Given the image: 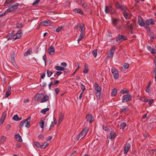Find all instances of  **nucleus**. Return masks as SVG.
<instances>
[{
    "mask_svg": "<svg viewBox=\"0 0 156 156\" xmlns=\"http://www.w3.org/2000/svg\"><path fill=\"white\" fill-rule=\"evenodd\" d=\"M112 73L113 76L114 78L115 79H117L119 78V71L118 69L114 68H112Z\"/></svg>",
    "mask_w": 156,
    "mask_h": 156,
    "instance_id": "obj_1",
    "label": "nucleus"
},
{
    "mask_svg": "<svg viewBox=\"0 0 156 156\" xmlns=\"http://www.w3.org/2000/svg\"><path fill=\"white\" fill-rule=\"evenodd\" d=\"M127 39V37L126 36L119 34L116 37V41L117 42H122Z\"/></svg>",
    "mask_w": 156,
    "mask_h": 156,
    "instance_id": "obj_2",
    "label": "nucleus"
},
{
    "mask_svg": "<svg viewBox=\"0 0 156 156\" xmlns=\"http://www.w3.org/2000/svg\"><path fill=\"white\" fill-rule=\"evenodd\" d=\"M132 97L130 94H127L123 96L122 98V102H125L129 101L131 100Z\"/></svg>",
    "mask_w": 156,
    "mask_h": 156,
    "instance_id": "obj_3",
    "label": "nucleus"
},
{
    "mask_svg": "<svg viewBox=\"0 0 156 156\" xmlns=\"http://www.w3.org/2000/svg\"><path fill=\"white\" fill-rule=\"evenodd\" d=\"M19 5V3H17L15 5L12 6H11L9 7V8L7 9V12H10L13 10H15L17 9L18 6Z\"/></svg>",
    "mask_w": 156,
    "mask_h": 156,
    "instance_id": "obj_4",
    "label": "nucleus"
},
{
    "mask_svg": "<svg viewBox=\"0 0 156 156\" xmlns=\"http://www.w3.org/2000/svg\"><path fill=\"white\" fill-rule=\"evenodd\" d=\"M86 119L87 121L90 123H92L94 120V117L93 115L91 114L87 115Z\"/></svg>",
    "mask_w": 156,
    "mask_h": 156,
    "instance_id": "obj_5",
    "label": "nucleus"
},
{
    "mask_svg": "<svg viewBox=\"0 0 156 156\" xmlns=\"http://www.w3.org/2000/svg\"><path fill=\"white\" fill-rule=\"evenodd\" d=\"M138 23L141 27H144L145 26V23L142 18L140 16H138Z\"/></svg>",
    "mask_w": 156,
    "mask_h": 156,
    "instance_id": "obj_6",
    "label": "nucleus"
},
{
    "mask_svg": "<svg viewBox=\"0 0 156 156\" xmlns=\"http://www.w3.org/2000/svg\"><path fill=\"white\" fill-rule=\"evenodd\" d=\"M64 113L62 112L60 113L59 116V119L58 122V125L60 124L64 118Z\"/></svg>",
    "mask_w": 156,
    "mask_h": 156,
    "instance_id": "obj_7",
    "label": "nucleus"
},
{
    "mask_svg": "<svg viewBox=\"0 0 156 156\" xmlns=\"http://www.w3.org/2000/svg\"><path fill=\"white\" fill-rule=\"evenodd\" d=\"M88 131V130L87 128H85L81 132V133L78 136V138L79 139L80 136L81 135L84 137L87 133Z\"/></svg>",
    "mask_w": 156,
    "mask_h": 156,
    "instance_id": "obj_8",
    "label": "nucleus"
},
{
    "mask_svg": "<svg viewBox=\"0 0 156 156\" xmlns=\"http://www.w3.org/2000/svg\"><path fill=\"white\" fill-rule=\"evenodd\" d=\"M112 24L114 26L116 27L118 23L120 21L119 18L112 19Z\"/></svg>",
    "mask_w": 156,
    "mask_h": 156,
    "instance_id": "obj_9",
    "label": "nucleus"
},
{
    "mask_svg": "<svg viewBox=\"0 0 156 156\" xmlns=\"http://www.w3.org/2000/svg\"><path fill=\"white\" fill-rule=\"evenodd\" d=\"M22 34V30L20 29L19 30L17 33L16 34V37L13 39V41L16 39L20 38L21 37Z\"/></svg>",
    "mask_w": 156,
    "mask_h": 156,
    "instance_id": "obj_10",
    "label": "nucleus"
},
{
    "mask_svg": "<svg viewBox=\"0 0 156 156\" xmlns=\"http://www.w3.org/2000/svg\"><path fill=\"white\" fill-rule=\"evenodd\" d=\"M149 33V36L150 37V41L151 42H152L154 41V39L156 38V37L154 32H151Z\"/></svg>",
    "mask_w": 156,
    "mask_h": 156,
    "instance_id": "obj_11",
    "label": "nucleus"
},
{
    "mask_svg": "<svg viewBox=\"0 0 156 156\" xmlns=\"http://www.w3.org/2000/svg\"><path fill=\"white\" fill-rule=\"evenodd\" d=\"M40 24L46 26H50L51 25V21L48 20H44L42 21Z\"/></svg>",
    "mask_w": 156,
    "mask_h": 156,
    "instance_id": "obj_12",
    "label": "nucleus"
},
{
    "mask_svg": "<svg viewBox=\"0 0 156 156\" xmlns=\"http://www.w3.org/2000/svg\"><path fill=\"white\" fill-rule=\"evenodd\" d=\"M125 26H126V28L128 29H130L132 30L133 28V27L132 24L131 23L130 24L129 22V21H127L125 22Z\"/></svg>",
    "mask_w": 156,
    "mask_h": 156,
    "instance_id": "obj_13",
    "label": "nucleus"
},
{
    "mask_svg": "<svg viewBox=\"0 0 156 156\" xmlns=\"http://www.w3.org/2000/svg\"><path fill=\"white\" fill-rule=\"evenodd\" d=\"M130 147V145L129 143H127L124 147V154H126L128 152Z\"/></svg>",
    "mask_w": 156,
    "mask_h": 156,
    "instance_id": "obj_14",
    "label": "nucleus"
},
{
    "mask_svg": "<svg viewBox=\"0 0 156 156\" xmlns=\"http://www.w3.org/2000/svg\"><path fill=\"white\" fill-rule=\"evenodd\" d=\"M123 14L124 17L126 19H129L131 16V14L126 11L123 12Z\"/></svg>",
    "mask_w": 156,
    "mask_h": 156,
    "instance_id": "obj_15",
    "label": "nucleus"
},
{
    "mask_svg": "<svg viewBox=\"0 0 156 156\" xmlns=\"http://www.w3.org/2000/svg\"><path fill=\"white\" fill-rule=\"evenodd\" d=\"M146 23L148 25H153L154 24V20L149 19L146 20Z\"/></svg>",
    "mask_w": 156,
    "mask_h": 156,
    "instance_id": "obj_16",
    "label": "nucleus"
},
{
    "mask_svg": "<svg viewBox=\"0 0 156 156\" xmlns=\"http://www.w3.org/2000/svg\"><path fill=\"white\" fill-rule=\"evenodd\" d=\"M6 115V113L5 112H3L2 113V116L1 117L0 120V124H2L4 122L5 119Z\"/></svg>",
    "mask_w": 156,
    "mask_h": 156,
    "instance_id": "obj_17",
    "label": "nucleus"
},
{
    "mask_svg": "<svg viewBox=\"0 0 156 156\" xmlns=\"http://www.w3.org/2000/svg\"><path fill=\"white\" fill-rule=\"evenodd\" d=\"M55 51L54 48L51 46L48 50V52L49 53L50 55H53L54 52Z\"/></svg>",
    "mask_w": 156,
    "mask_h": 156,
    "instance_id": "obj_18",
    "label": "nucleus"
},
{
    "mask_svg": "<svg viewBox=\"0 0 156 156\" xmlns=\"http://www.w3.org/2000/svg\"><path fill=\"white\" fill-rule=\"evenodd\" d=\"M16 54V51H13L11 55V58L12 64L15 63V56Z\"/></svg>",
    "mask_w": 156,
    "mask_h": 156,
    "instance_id": "obj_19",
    "label": "nucleus"
},
{
    "mask_svg": "<svg viewBox=\"0 0 156 156\" xmlns=\"http://www.w3.org/2000/svg\"><path fill=\"white\" fill-rule=\"evenodd\" d=\"M31 117H29L27 119H26V125L25 126L26 127L29 128L30 126V121Z\"/></svg>",
    "mask_w": 156,
    "mask_h": 156,
    "instance_id": "obj_20",
    "label": "nucleus"
},
{
    "mask_svg": "<svg viewBox=\"0 0 156 156\" xmlns=\"http://www.w3.org/2000/svg\"><path fill=\"white\" fill-rule=\"evenodd\" d=\"M14 138L16 140L18 141L21 142L22 141L21 137L19 133L15 135Z\"/></svg>",
    "mask_w": 156,
    "mask_h": 156,
    "instance_id": "obj_21",
    "label": "nucleus"
},
{
    "mask_svg": "<svg viewBox=\"0 0 156 156\" xmlns=\"http://www.w3.org/2000/svg\"><path fill=\"white\" fill-rule=\"evenodd\" d=\"M42 95L43 94L41 93L36 95L35 96V98L34 99L35 101H37L40 99L41 98Z\"/></svg>",
    "mask_w": 156,
    "mask_h": 156,
    "instance_id": "obj_22",
    "label": "nucleus"
},
{
    "mask_svg": "<svg viewBox=\"0 0 156 156\" xmlns=\"http://www.w3.org/2000/svg\"><path fill=\"white\" fill-rule=\"evenodd\" d=\"M14 32L15 31L13 30L12 32L9 35V36H8V40H11L14 37L15 35V34H14Z\"/></svg>",
    "mask_w": 156,
    "mask_h": 156,
    "instance_id": "obj_23",
    "label": "nucleus"
},
{
    "mask_svg": "<svg viewBox=\"0 0 156 156\" xmlns=\"http://www.w3.org/2000/svg\"><path fill=\"white\" fill-rule=\"evenodd\" d=\"M79 27L81 29V33H83L85 32V29L84 24L82 23L80 24Z\"/></svg>",
    "mask_w": 156,
    "mask_h": 156,
    "instance_id": "obj_24",
    "label": "nucleus"
},
{
    "mask_svg": "<svg viewBox=\"0 0 156 156\" xmlns=\"http://www.w3.org/2000/svg\"><path fill=\"white\" fill-rule=\"evenodd\" d=\"M73 11L75 12L79 13L81 15L83 13V10L80 9H75L73 10Z\"/></svg>",
    "mask_w": 156,
    "mask_h": 156,
    "instance_id": "obj_25",
    "label": "nucleus"
},
{
    "mask_svg": "<svg viewBox=\"0 0 156 156\" xmlns=\"http://www.w3.org/2000/svg\"><path fill=\"white\" fill-rule=\"evenodd\" d=\"M95 90L97 92L101 91V89L100 87L98 86L97 83H94Z\"/></svg>",
    "mask_w": 156,
    "mask_h": 156,
    "instance_id": "obj_26",
    "label": "nucleus"
},
{
    "mask_svg": "<svg viewBox=\"0 0 156 156\" xmlns=\"http://www.w3.org/2000/svg\"><path fill=\"white\" fill-rule=\"evenodd\" d=\"M115 133L114 131H111L110 133L109 138L111 140L114 139L115 137Z\"/></svg>",
    "mask_w": 156,
    "mask_h": 156,
    "instance_id": "obj_27",
    "label": "nucleus"
},
{
    "mask_svg": "<svg viewBox=\"0 0 156 156\" xmlns=\"http://www.w3.org/2000/svg\"><path fill=\"white\" fill-rule=\"evenodd\" d=\"M49 99L48 96L46 95L41 100V103H43L47 101Z\"/></svg>",
    "mask_w": 156,
    "mask_h": 156,
    "instance_id": "obj_28",
    "label": "nucleus"
},
{
    "mask_svg": "<svg viewBox=\"0 0 156 156\" xmlns=\"http://www.w3.org/2000/svg\"><path fill=\"white\" fill-rule=\"evenodd\" d=\"M117 89L116 88H114L112 92V96H115L117 94Z\"/></svg>",
    "mask_w": 156,
    "mask_h": 156,
    "instance_id": "obj_29",
    "label": "nucleus"
},
{
    "mask_svg": "<svg viewBox=\"0 0 156 156\" xmlns=\"http://www.w3.org/2000/svg\"><path fill=\"white\" fill-rule=\"evenodd\" d=\"M55 68L56 70L58 71H63L65 69L64 67L58 66H55Z\"/></svg>",
    "mask_w": 156,
    "mask_h": 156,
    "instance_id": "obj_30",
    "label": "nucleus"
},
{
    "mask_svg": "<svg viewBox=\"0 0 156 156\" xmlns=\"http://www.w3.org/2000/svg\"><path fill=\"white\" fill-rule=\"evenodd\" d=\"M31 51V49H29L26 52L24 53V56H25L30 55Z\"/></svg>",
    "mask_w": 156,
    "mask_h": 156,
    "instance_id": "obj_31",
    "label": "nucleus"
},
{
    "mask_svg": "<svg viewBox=\"0 0 156 156\" xmlns=\"http://www.w3.org/2000/svg\"><path fill=\"white\" fill-rule=\"evenodd\" d=\"M92 54L93 55L94 58H96L97 55V49H95L92 52Z\"/></svg>",
    "mask_w": 156,
    "mask_h": 156,
    "instance_id": "obj_32",
    "label": "nucleus"
},
{
    "mask_svg": "<svg viewBox=\"0 0 156 156\" xmlns=\"http://www.w3.org/2000/svg\"><path fill=\"white\" fill-rule=\"evenodd\" d=\"M44 122L42 120H41L40 121L39 124L40 125V126L41 128H43L44 127Z\"/></svg>",
    "mask_w": 156,
    "mask_h": 156,
    "instance_id": "obj_33",
    "label": "nucleus"
},
{
    "mask_svg": "<svg viewBox=\"0 0 156 156\" xmlns=\"http://www.w3.org/2000/svg\"><path fill=\"white\" fill-rule=\"evenodd\" d=\"M26 119H24L23 120V121H22L20 123V125H19V127L20 128H21L23 127L24 124L25 123H26Z\"/></svg>",
    "mask_w": 156,
    "mask_h": 156,
    "instance_id": "obj_34",
    "label": "nucleus"
},
{
    "mask_svg": "<svg viewBox=\"0 0 156 156\" xmlns=\"http://www.w3.org/2000/svg\"><path fill=\"white\" fill-rule=\"evenodd\" d=\"M49 110V108H46L42 109L41 112L44 114L46 113V112Z\"/></svg>",
    "mask_w": 156,
    "mask_h": 156,
    "instance_id": "obj_35",
    "label": "nucleus"
},
{
    "mask_svg": "<svg viewBox=\"0 0 156 156\" xmlns=\"http://www.w3.org/2000/svg\"><path fill=\"white\" fill-rule=\"evenodd\" d=\"M126 126V123L125 122H123L122 123L120 126V129H124L125 127Z\"/></svg>",
    "mask_w": 156,
    "mask_h": 156,
    "instance_id": "obj_36",
    "label": "nucleus"
},
{
    "mask_svg": "<svg viewBox=\"0 0 156 156\" xmlns=\"http://www.w3.org/2000/svg\"><path fill=\"white\" fill-rule=\"evenodd\" d=\"M140 99L141 101L144 102H148V99L144 97H141L140 98Z\"/></svg>",
    "mask_w": 156,
    "mask_h": 156,
    "instance_id": "obj_37",
    "label": "nucleus"
},
{
    "mask_svg": "<svg viewBox=\"0 0 156 156\" xmlns=\"http://www.w3.org/2000/svg\"><path fill=\"white\" fill-rule=\"evenodd\" d=\"M115 49V45H113L110 49V52H112L114 54Z\"/></svg>",
    "mask_w": 156,
    "mask_h": 156,
    "instance_id": "obj_38",
    "label": "nucleus"
},
{
    "mask_svg": "<svg viewBox=\"0 0 156 156\" xmlns=\"http://www.w3.org/2000/svg\"><path fill=\"white\" fill-rule=\"evenodd\" d=\"M84 34L83 33H81L80 35L79 36V39L77 40L78 42L79 43L80 41L84 37Z\"/></svg>",
    "mask_w": 156,
    "mask_h": 156,
    "instance_id": "obj_39",
    "label": "nucleus"
},
{
    "mask_svg": "<svg viewBox=\"0 0 156 156\" xmlns=\"http://www.w3.org/2000/svg\"><path fill=\"white\" fill-rule=\"evenodd\" d=\"M48 145V143H47L46 144H45V145H44L43 144L40 145V147L41 148V149H43L45 148L46 147H47Z\"/></svg>",
    "mask_w": 156,
    "mask_h": 156,
    "instance_id": "obj_40",
    "label": "nucleus"
},
{
    "mask_svg": "<svg viewBox=\"0 0 156 156\" xmlns=\"http://www.w3.org/2000/svg\"><path fill=\"white\" fill-rule=\"evenodd\" d=\"M124 69H126L129 67V64L127 63H125L123 65Z\"/></svg>",
    "mask_w": 156,
    "mask_h": 156,
    "instance_id": "obj_41",
    "label": "nucleus"
},
{
    "mask_svg": "<svg viewBox=\"0 0 156 156\" xmlns=\"http://www.w3.org/2000/svg\"><path fill=\"white\" fill-rule=\"evenodd\" d=\"M47 76L49 77H50L53 74V73L49 70H47Z\"/></svg>",
    "mask_w": 156,
    "mask_h": 156,
    "instance_id": "obj_42",
    "label": "nucleus"
},
{
    "mask_svg": "<svg viewBox=\"0 0 156 156\" xmlns=\"http://www.w3.org/2000/svg\"><path fill=\"white\" fill-rule=\"evenodd\" d=\"M85 70L83 71V73H87L88 71V68L87 67L86 64L85 65Z\"/></svg>",
    "mask_w": 156,
    "mask_h": 156,
    "instance_id": "obj_43",
    "label": "nucleus"
},
{
    "mask_svg": "<svg viewBox=\"0 0 156 156\" xmlns=\"http://www.w3.org/2000/svg\"><path fill=\"white\" fill-rule=\"evenodd\" d=\"M19 116L17 115H15L12 118V119L15 121H18Z\"/></svg>",
    "mask_w": 156,
    "mask_h": 156,
    "instance_id": "obj_44",
    "label": "nucleus"
},
{
    "mask_svg": "<svg viewBox=\"0 0 156 156\" xmlns=\"http://www.w3.org/2000/svg\"><path fill=\"white\" fill-rule=\"evenodd\" d=\"M148 104L150 105H151L152 103L154 102V100L153 99H148Z\"/></svg>",
    "mask_w": 156,
    "mask_h": 156,
    "instance_id": "obj_45",
    "label": "nucleus"
},
{
    "mask_svg": "<svg viewBox=\"0 0 156 156\" xmlns=\"http://www.w3.org/2000/svg\"><path fill=\"white\" fill-rule=\"evenodd\" d=\"M103 129L104 130H105L106 131H107V132H109L110 131L109 129H108L106 126H103Z\"/></svg>",
    "mask_w": 156,
    "mask_h": 156,
    "instance_id": "obj_46",
    "label": "nucleus"
},
{
    "mask_svg": "<svg viewBox=\"0 0 156 156\" xmlns=\"http://www.w3.org/2000/svg\"><path fill=\"white\" fill-rule=\"evenodd\" d=\"M113 54H114L112 52H110L109 53H108V57L109 58H111L113 57Z\"/></svg>",
    "mask_w": 156,
    "mask_h": 156,
    "instance_id": "obj_47",
    "label": "nucleus"
},
{
    "mask_svg": "<svg viewBox=\"0 0 156 156\" xmlns=\"http://www.w3.org/2000/svg\"><path fill=\"white\" fill-rule=\"evenodd\" d=\"M129 92V90H122L120 91V93L121 94H123L126 93H128Z\"/></svg>",
    "mask_w": 156,
    "mask_h": 156,
    "instance_id": "obj_48",
    "label": "nucleus"
},
{
    "mask_svg": "<svg viewBox=\"0 0 156 156\" xmlns=\"http://www.w3.org/2000/svg\"><path fill=\"white\" fill-rule=\"evenodd\" d=\"M34 144L35 145V146L38 147L39 148L40 147V144L38 142H35L34 143Z\"/></svg>",
    "mask_w": 156,
    "mask_h": 156,
    "instance_id": "obj_49",
    "label": "nucleus"
},
{
    "mask_svg": "<svg viewBox=\"0 0 156 156\" xmlns=\"http://www.w3.org/2000/svg\"><path fill=\"white\" fill-rule=\"evenodd\" d=\"M6 137L4 136H3L1 139V142L3 144L5 141Z\"/></svg>",
    "mask_w": 156,
    "mask_h": 156,
    "instance_id": "obj_50",
    "label": "nucleus"
},
{
    "mask_svg": "<svg viewBox=\"0 0 156 156\" xmlns=\"http://www.w3.org/2000/svg\"><path fill=\"white\" fill-rule=\"evenodd\" d=\"M11 94V92L10 91H6L5 93V97L7 98L9 95Z\"/></svg>",
    "mask_w": 156,
    "mask_h": 156,
    "instance_id": "obj_51",
    "label": "nucleus"
},
{
    "mask_svg": "<svg viewBox=\"0 0 156 156\" xmlns=\"http://www.w3.org/2000/svg\"><path fill=\"white\" fill-rule=\"evenodd\" d=\"M38 138L39 139H41L42 140H43L44 138V136L41 134H40V135H39L38 136Z\"/></svg>",
    "mask_w": 156,
    "mask_h": 156,
    "instance_id": "obj_52",
    "label": "nucleus"
},
{
    "mask_svg": "<svg viewBox=\"0 0 156 156\" xmlns=\"http://www.w3.org/2000/svg\"><path fill=\"white\" fill-rule=\"evenodd\" d=\"M23 27V26L21 23H18L16 24V27L19 28Z\"/></svg>",
    "mask_w": 156,
    "mask_h": 156,
    "instance_id": "obj_53",
    "label": "nucleus"
},
{
    "mask_svg": "<svg viewBox=\"0 0 156 156\" xmlns=\"http://www.w3.org/2000/svg\"><path fill=\"white\" fill-rule=\"evenodd\" d=\"M101 95V91L97 92L96 93V96L99 98L100 97Z\"/></svg>",
    "mask_w": 156,
    "mask_h": 156,
    "instance_id": "obj_54",
    "label": "nucleus"
},
{
    "mask_svg": "<svg viewBox=\"0 0 156 156\" xmlns=\"http://www.w3.org/2000/svg\"><path fill=\"white\" fill-rule=\"evenodd\" d=\"M81 88L82 90H83L82 91L83 92L86 90V88L85 86L82 84L81 85Z\"/></svg>",
    "mask_w": 156,
    "mask_h": 156,
    "instance_id": "obj_55",
    "label": "nucleus"
},
{
    "mask_svg": "<svg viewBox=\"0 0 156 156\" xmlns=\"http://www.w3.org/2000/svg\"><path fill=\"white\" fill-rule=\"evenodd\" d=\"M150 84L149 85H148V86L147 87V88L146 89V90H145V91H146L147 92V93H149V91H150V90H149V88H150Z\"/></svg>",
    "mask_w": 156,
    "mask_h": 156,
    "instance_id": "obj_56",
    "label": "nucleus"
},
{
    "mask_svg": "<svg viewBox=\"0 0 156 156\" xmlns=\"http://www.w3.org/2000/svg\"><path fill=\"white\" fill-rule=\"evenodd\" d=\"M105 12L106 13H108V12H110V11H109L108 10V7L107 6H106L105 7Z\"/></svg>",
    "mask_w": 156,
    "mask_h": 156,
    "instance_id": "obj_57",
    "label": "nucleus"
},
{
    "mask_svg": "<svg viewBox=\"0 0 156 156\" xmlns=\"http://www.w3.org/2000/svg\"><path fill=\"white\" fill-rule=\"evenodd\" d=\"M55 92L56 94L57 95L58 94L59 92V89L58 88H56L55 90Z\"/></svg>",
    "mask_w": 156,
    "mask_h": 156,
    "instance_id": "obj_58",
    "label": "nucleus"
},
{
    "mask_svg": "<svg viewBox=\"0 0 156 156\" xmlns=\"http://www.w3.org/2000/svg\"><path fill=\"white\" fill-rule=\"evenodd\" d=\"M40 1V0H36L33 3V5H35L39 3Z\"/></svg>",
    "mask_w": 156,
    "mask_h": 156,
    "instance_id": "obj_59",
    "label": "nucleus"
},
{
    "mask_svg": "<svg viewBox=\"0 0 156 156\" xmlns=\"http://www.w3.org/2000/svg\"><path fill=\"white\" fill-rule=\"evenodd\" d=\"M43 60L44 61L45 65H46V56L45 55L43 56Z\"/></svg>",
    "mask_w": 156,
    "mask_h": 156,
    "instance_id": "obj_60",
    "label": "nucleus"
},
{
    "mask_svg": "<svg viewBox=\"0 0 156 156\" xmlns=\"http://www.w3.org/2000/svg\"><path fill=\"white\" fill-rule=\"evenodd\" d=\"M62 27H59L58 28H57V29H56V32H58L60 31L61 30V29H62Z\"/></svg>",
    "mask_w": 156,
    "mask_h": 156,
    "instance_id": "obj_61",
    "label": "nucleus"
},
{
    "mask_svg": "<svg viewBox=\"0 0 156 156\" xmlns=\"http://www.w3.org/2000/svg\"><path fill=\"white\" fill-rule=\"evenodd\" d=\"M115 5H116V8L117 9H119L120 6V5L119 3L118 2H117L116 3Z\"/></svg>",
    "mask_w": 156,
    "mask_h": 156,
    "instance_id": "obj_62",
    "label": "nucleus"
},
{
    "mask_svg": "<svg viewBox=\"0 0 156 156\" xmlns=\"http://www.w3.org/2000/svg\"><path fill=\"white\" fill-rule=\"evenodd\" d=\"M150 52L153 54H155L156 53L155 50L153 48H152Z\"/></svg>",
    "mask_w": 156,
    "mask_h": 156,
    "instance_id": "obj_63",
    "label": "nucleus"
},
{
    "mask_svg": "<svg viewBox=\"0 0 156 156\" xmlns=\"http://www.w3.org/2000/svg\"><path fill=\"white\" fill-rule=\"evenodd\" d=\"M11 127V125L10 124H8L6 126V129L7 130H8Z\"/></svg>",
    "mask_w": 156,
    "mask_h": 156,
    "instance_id": "obj_64",
    "label": "nucleus"
}]
</instances>
